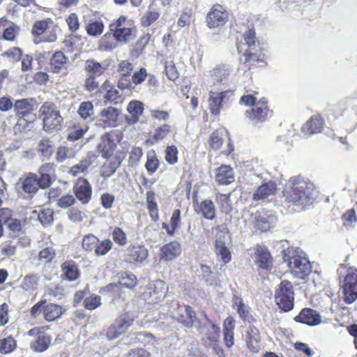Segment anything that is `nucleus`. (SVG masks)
I'll return each mask as SVG.
<instances>
[{"mask_svg":"<svg viewBox=\"0 0 357 357\" xmlns=\"http://www.w3.org/2000/svg\"><path fill=\"white\" fill-rule=\"evenodd\" d=\"M172 317L186 328H191L197 319L196 312L192 307L187 305H178Z\"/></svg>","mask_w":357,"mask_h":357,"instance_id":"nucleus-18","label":"nucleus"},{"mask_svg":"<svg viewBox=\"0 0 357 357\" xmlns=\"http://www.w3.org/2000/svg\"><path fill=\"white\" fill-rule=\"evenodd\" d=\"M68 217L69 220L75 223H80L87 218L84 211L78 208L73 207L68 211Z\"/></svg>","mask_w":357,"mask_h":357,"instance_id":"nucleus-64","label":"nucleus"},{"mask_svg":"<svg viewBox=\"0 0 357 357\" xmlns=\"http://www.w3.org/2000/svg\"><path fill=\"white\" fill-rule=\"evenodd\" d=\"M149 255V250L144 245L132 244L126 250V261L132 264L144 262Z\"/></svg>","mask_w":357,"mask_h":357,"instance_id":"nucleus-21","label":"nucleus"},{"mask_svg":"<svg viewBox=\"0 0 357 357\" xmlns=\"http://www.w3.org/2000/svg\"><path fill=\"white\" fill-rule=\"evenodd\" d=\"M145 168L149 175H153L159 168L160 161L155 151L149 152L146 155Z\"/></svg>","mask_w":357,"mask_h":357,"instance_id":"nucleus-50","label":"nucleus"},{"mask_svg":"<svg viewBox=\"0 0 357 357\" xmlns=\"http://www.w3.org/2000/svg\"><path fill=\"white\" fill-rule=\"evenodd\" d=\"M120 114L121 111L114 107L104 108L99 114L97 124L103 128L116 127L119 124Z\"/></svg>","mask_w":357,"mask_h":357,"instance_id":"nucleus-16","label":"nucleus"},{"mask_svg":"<svg viewBox=\"0 0 357 357\" xmlns=\"http://www.w3.org/2000/svg\"><path fill=\"white\" fill-rule=\"evenodd\" d=\"M229 20L226 7L220 3L213 4L206 16V24L210 29L223 27Z\"/></svg>","mask_w":357,"mask_h":357,"instance_id":"nucleus-12","label":"nucleus"},{"mask_svg":"<svg viewBox=\"0 0 357 357\" xmlns=\"http://www.w3.org/2000/svg\"><path fill=\"white\" fill-rule=\"evenodd\" d=\"M38 179L41 189H47L51 186L56 177V165L53 162H45L38 169Z\"/></svg>","mask_w":357,"mask_h":357,"instance_id":"nucleus-19","label":"nucleus"},{"mask_svg":"<svg viewBox=\"0 0 357 357\" xmlns=\"http://www.w3.org/2000/svg\"><path fill=\"white\" fill-rule=\"evenodd\" d=\"M232 306L236 309L240 318L243 321L251 322L254 320L250 312V308L244 303L241 297L234 295L232 298Z\"/></svg>","mask_w":357,"mask_h":357,"instance_id":"nucleus-34","label":"nucleus"},{"mask_svg":"<svg viewBox=\"0 0 357 357\" xmlns=\"http://www.w3.org/2000/svg\"><path fill=\"white\" fill-rule=\"evenodd\" d=\"M89 130V126L86 123L80 122L78 120L71 121L68 126V135L67 139L70 142L77 141L84 135Z\"/></svg>","mask_w":357,"mask_h":357,"instance_id":"nucleus-31","label":"nucleus"},{"mask_svg":"<svg viewBox=\"0 0 357 357\" xmlns=\"http://www.w3.org/2000/svg\"><path fill=\"white\" fill-rule=\"evenodd\" d=\"M91 165L90 159H84L80 162L70 167L68 173L73 176H76L79 174L84 173L87 171L88 168Z\"/></svg>","mask_w":357,"mask_h":357,"instance_id":"nucleus-57","label":"nucleus"},{"mask_svg":"<svg viewBox=\"0 0 357 357\" xmlns=\"http://www.w3.org/2000/svg\"><path fill=\"white\" fill-rule=\"evenodd\" d=\"M231 192L227 194L218 192L215 194V202L222 213L228 214L231 211Z\"/></svg>","mask_w":357,"mask_h":357,"instance_id":"nucleus-45","label":"nucleus"},{"mask_svg":"<svg viewBox=\"0 0 357 357\" xmlns=\"http://www.w3.org/2000/svg\"><path fill=\"white\" fill-rule=\"evenodd\" d=\"M38 151L44 158L48 160L54 152V144L52 141L48 138H43L38 143Z\"/></svg>","mask_w":357,"mask_h":357,"instance_id":"nucleus-47","label":"nucleus"},{"mask_svg":"<svg viewBox=\"0 0 357 357\" xmlns=\"http://www.w3.org/2000/svg\"><path fill=\"white\" fill-rule=\"evenodd\" d=\"M120 44L112 31H109L105 33L100 38L98 49L104 52H111Z\"/></svg>","mask_w":357,"mask_h":357,"instance_id":"nucleus-37","label":"nucleus"},{"mask_svg":"<svg viewBox=\"0 0 357 357\" xmlns=\"http://www.w3.org/2000/svg\"><path fill=\"white\" fill-rule=\"evenodd\" d=\"M17 185L20 186L24 193L29 195H35L39 188H41V185L38 179V175L32 172L24 174L19 179Z\"/></svg>","mask_w":357,"mask_h":357,"instance_id":"nucleus-20","label":"nucleus"},{"mask_svg":"<svg viewBox=\"0 0 357 357\" xmlns=\"http://www.w3.org/2000/svg\"><path fill=\"white\" fill-rule=\"evenodd\" d=\"M342 225L347 229L354 227L357 223V215L354 208L346 211L341 216Z\"/></svg>","mask_w":357,"mask_h":357,"instance_id":"nucleus-52","label":"nucleus"},{"mask_svg":"<svg viewBox=\"0 0 357 357\" xmlns=\"http://www.w3.org/2000/svg\"><path fill=\"white\" fill-rule=\"evenodd\" d=\"M223 142L222 135L218 130L213 131L208 140L210 149L213 151L219 150L222 147Z\"/></svg>","mask_w":357,"mask_h":357,"instance_id":"nucleus-58","label":"nucleus"},{"mask_svg":"<svg viewBox=\"0 0 357 357\" xmlns=\"http://www.w3.org/2000/svg\"><path fill=\"white\" fill-rule=\"evenodd\" d=\"M107 67V65L103 66L96 60L91 59L86 61L84 69L90 76L99 77L105 73Z\"/></svg>","mask_w":357,"mask_h":357,"instance_id":"nucleus-40","label":"nucleus"},{"mask_svg":"<svg viewBox=\"0 0 357 357\" xmlns=\"http://www.w3.org/2000/svg\"><path fill=\"white\" fill-rule=\"evenodd\" d=\"M215 181L218 185H227L234 181V173L230 165H222L215 170Z\"/></svg>","mask_w":357,"mask_h":357,"instance_id":"nucleus-30","label":"nucleus"},{"mask_svg":"<svg viewBox=\"0 0 357 357\" xmlns=\"http://www.w3.org/2000/svg\"><path fill=\"white\" fill-rule=\"evenodd\" d=\"M113 241L119 246H125L128 243V238L126 232L119 227H116L112 231Z\"/></svg>","mask_w":357,"mask_h":357,"instance_id":"nucleus-55","label":"nucleus"},{"mask_svg":"<svg viewBox=\"0 0 357 357\" xmlns=\"http://www.w3.org/2000/svg\"><path fill=\"white\" fill-rule=\"evenodd\" d=\"M284 260L287 263L291 274L299 279H305L312 272V266L307 258L302 256L293 248L284 250Z\"/></svg>","mask_w":357,"mask_h":357,"instance_id":"nucleus-5","label":"nucleus"},{"mask_svg":"<svg viewBox=\"0 0 357 357\" xmlns=\"http://www.w3.org/2000/svg\"><path fill=\"white\" fill-rule=\"evenodd\" d=\"M325 121L321 114L312 116L301 127V132L307 136H312L322 132Z\"/></svg>","mask_w":357,"mask_h":357,"instance_id":"nucleus-23","label":"nucleus"},{"mask_svg":"<svg viewBox=\"0 0 357 357\" xmlns=\"http://www.w3.org/2000/svg\"><path fill=\"white\" fill-rule=\"evenodd\" d=\"M134 70V65L128 60L121 61L117 66V72L119 74V78L117 82V86L120 89L130 86V77Z\"/></svg>","mask_w":357,"mask_h":357,"instance_id":"nucleus-22","label":"nucleus"},{"mask_svg":"<svg viewBox=\"0 0 357 357\" xmlns=\"http://www.w3.org/2000/svg\"><path fill=\"white\" fill-rule=\"evenodd\" d=\"M277 190V185L274 182L269 181L263 183L257 188L253 194V199L259 201L274 195Z\"/></svg>","mask_w":357,"mask_h":357,"instance_id":"nucleus-35","label":"nucleus"},{"mask_svg":"<svg viewBox=\"0 0 357 357\" xmlns=\"http://www.w3.org/2000/svg\"><path fill=\"white\" fill-rule=\"evenodd\" d=\"M312 183L301 176L291 177L282 190L284 202L288 207L298 206L302 209L310 203Z\"/></svg>","mask_w":357,"mask_h":357,"instance_id":"nucleus-2","label":"nucleus"},{"mask_svg":"<svg viewBox=\"0 0 357 357\" xmlns=\"http://www.w3.org/2000/svg\"><path fill=\"white\" fill-rule=\"evenodd\" d=\"M122 160L123 158L119 154L106 159V161L100 167V175L103 178L110 177L120 167Z\"/></svg>","mask_w":357,"mask_h":357,"instance_id":"nucleus-29","label":"nucleus"},{"mask_svg":"<svg viewBox=\"0 0 357 357\" xmlns=\"http://www.w3.org/2000/svg\"><path fill=\"white\" fill-rule=\"evenodd\" d=\"M62 278L69 282L77 280L80 277V271L77 264L70 259L63 261L61 265Z\"/></svg>","mask_w":357,"mask_h":357,"instance_id":"nucleus-28","label":"nucleus"},{"mask_svg":"<svg viewBox=\"0 0 357 357\" xmlns=\"http://www.w3.org/2000/svg\"><path fill=\"white\" fill-rule=\"evenodd\" d=\"M68 58L62 51H56L50 60V70L54 73H59L66 69Z\"/></svg>","mask_w":357,"mask_h":357,"instance_id":"nucleus-33","label":"nucleus"},{"mask_svg":"<svg viewBox=\"0 0 357 357\" xmlns=\"http://www.w3.org/2000/svg\"><path fill=\"white\" fill-rule=\"evenodd\" d=\"M65 312L63 307L56 303H47L46 299H41L33 305L29 313L31 317L36 318L41 313L47 321H53L59 319Z\"/></svg>","mask_w":357,"mask_h":357,"instance_id":"nucleus-10","label":"nucleus"},{"mask_svg":"<svg viewBox=\"0 0 357 357\" xmlns=\"http://www.w3.org/2000/svg\"><path fill=\"white\" fill-rule=\"evenodd\" d=\"M118 135L115 130H111L104 133L100 137V142L97 146V149L101 156L105 159H109L114 155L116 148L115 137Z\"/></svg>","mask_w":357,"mask_h":357,"instance_id":"nucleus-13","label":"nucleus"},{"mask_svg":"<svg viewBox=\"0 0 357 357\" xmlns=\"http://www.w3.org/2000/svg\"><path fill=\"white\" fill-rule=\"evenodd\" d=\"M102 88L106 91L104 96L105 100L108 102L116 103L118 100L121 98L119 91L113 86L110 85L108 81L103 83Z\"/></svg>","mask_w":357,"mask_h":357,"instance_id":"nucleus-51","label":"nucleus"},{"mask_svg":"<svg viewBox=\"0 0 357 357\" xmlns=\"http://www.w3.org/2000/svg\"><path fill=\"white\" fill-rule=\"evenodd\" d=\"M258 94V91H254L252 93L242 96L239 100L241 105L252 106L251 109L245 111V116L250 121L255 123L266 121L273 114L266 98L262 97L257 101Z\"/></svg>","mask_w":357,"mask_h":357,"instance_id":"nucleus-3","label":"nucleus"},{"mask_svg":"<svg viewBox=\"0 0 357 357\" xmlns=\"http://www.w3.org/2000/svg\"><path fill=\"white\" fill-rule=\"evenodd\" d=\"M146 204L151 220L157 222L159 220L158 207L155 202V194L152 190L146 192Z\"/></svg>","mask_w":357,"mask_h":357,"instance_id":"nucleus-43","label":"nucleus"},{"mask_svg":"<svg viewBox=\"0 0 357 357\" xmlns=\"http://www.w3.org/2000/svg\"><path fill=\"white\" fill-rule=\"evenodd\" d=\"M33 99L22 98L14 102V112L17 118L15 128L21 132H26L32 128L36 120Z\"/></svg>","mask_w":357,"mask_h":357,"instance_id":"nucleus-4","label":"nucleus"},{"mask_svg":"<svg viewBox=\"0 0 357 357\" xmlns=\"http://www.w3.org/2000/svg\"><path fill=\"white\" fill-rule=\"evenodd\" d=\"M137 283V279L136 276L132 273H125L121 275L118 284H109L106 288L108 291L113 289L114 287L119 286L121 287L133 288Z\"/></svg>","mask_w":357,"mask_h":357,"instance_id":"nucleus-41","label":"nucleus"},{"mask_svg":"<svg viewBox=\"0 0 357 357\" xmlns=\"http://www.w3.org/2000/svg\"><path fill=\"white\" fill-rule=\"evenodd\" d=\"M181 225V212L180 209H175L171 216L169 225L166 222L162 223V227L165 229L167 234L170 236H174Z\"/></svg>","mask_w":357,"mask_h":357,"instance_id":"nucleus-36","label":"nucleus"},{"mask_svg":"<svg viewBox=\"0 0 357 357\" xmlns=\"http://www.w3.org/2000/svg\"><path fill=\"white\" fill-rule=\"evenodd\" d=\"M233 95L231 91L221 92L210 91L208 98V109L213 116H218L223 107V104L229 100Z\"/></svg>","mask_w":357,"mask_h":357,"instance_id":"nucleus-15","label":"nucleus"},{"mask_svg":"<svg viewBox=\"0 0 357 357\" xmlns=\"http://www.w3.org/2000/svg\"><path fill=\"white\" fill-rule=\"evenodd\" d=\"M98 242L99 240L95 235L89 234L84 236L82 241V246L84 250L90 252L95 250L96 244Z\"/></svg>","mask_w":357,"mask_h":357,"instance_id":"nucleus-62","label":"nucleus"},{"mask_svg":"<svg viewBox=\"0 0 357 357\" xmlns=\"http://www.w3.org/2000/svg\"><path fill=\"white\" fill-rule=\"evenodd\" d=\"M181 253V245L176 241H173L163 245L160 248V260L168 261H172L180 256Z\"/></svg>","mask_w":357,"mask_h":357,"instance_id":"nucleus-26","label":"nucleus"},{"mask_svg":"<svg viewBox=\"0 0 357 357\" xmlns=\"http://www.w3.org/2000/svg\"><path fill=\"white\" fill-rule=\"evenodd\" d=\"M77 113L83 120L88 121H92L94 114V108L92 102H82L78 107Z\"/></svg>","mask_w":357,"mask_h":357,"instance_id":"nucleus-49","label":"nucleus"},{"mask_svg":"<svg viewBox=\"0 0 357 357\" xmlns=\"http://www.w3.org/2000/svg\"><path fill=\"white\" fill-rule=\"evenodd\" d=\"M151 38V35L149 33L142 35L130 50V54L134 56H138L142 54Z\"/></svg>","mask_w":357,"mask_h":357,"instance_id":"nucleus-46","label":"nucleus"},{"mask_svg":"<svg viewBox=\"0 0 357 357\" xmlns=\"http://www.w3.org/2000/svg\"><path fill=\"white\" fill-rule=\"evenodd\" d=\"M73 192L76 198L82 204H88L92 197V187L89 181L83 177L76 180L73 185Z\"/></svg>","mask_w":357,"mask_h":357,"instance_id":"nucleus-17","label":"nucleus"},{"mask_svg":"<svg viewBox=\"0 0 357 357\" xmlns=\"http://www.w3.org/2000/svg\"><path fill=\"white\" fill-rule=\"evenodd\" d=\"M132 323L133 319L128 314H122L114 321L109 327L108 331L110 335H121L127 332Z\"/></svg>","mask_w":357,"mask_h":357,"instance_id":"nucleus-25","label":"nucleus"},{"mask_svg":"<svg viewBox=\"0 0 357 357\" xmlns=\"http://www.w3.org/2000/svg\"><path fill=\"white\" fill-rule=\"evenodd\" d=\"M50 336H38L36 340L31 344V348L36 352H43L50 346Z\"/></svg>","mask_w":357,"mask_h":357,"instance_id":"nucleus-53","label":"nucleus"},{"mask_svg":"<svg viewBox=\"0 0 357 357\" xmlns=\"http://www.w3.org/2000/svg\"><path fill=\"white\" fill-rule=\"evenodd\" d=\"M256 33L254 28L248 29L242 35V39L237 40L236 48L243 58L240 62L249 70L266 65V56L261 48L255 49Z\"/></svg>","mask_w":357,"mask_h":357,"instance_id":"nucleus-1","label":"nucleus"},{"mask_svg":"<svg viewBox=\"0 0 357 357\" xmlns=\"http://www.w3.org/2000/svg\"><path fill=\"white\" fill-rule=\"evenodd\" d=\"M40 116L43 119V130L52 132L60 130L63 121L59 110L52 102H45L39 109Z\"/></svg>","mask_w":357,"mask_h":357,"instance_id":"nucleus-9","label":"nucleus"},{"mask_svg":"<svg viewBox=\"0 0 357 357\" xmlns=\"http://www.w3.org/2000/svg\"><path fill=\"white\" fill-rule=\"evenodd\" d=\"M254 258L255 264L262 270H271L273 264V258L268 248L264 245L257 244L254 248Z\"/></svg>","mask_w":357,"mask_h":357,"instance_id":"nucleus-14","label":"nucleus"},{"mask_svg":"<svg viewBox=\"0 0 357 357\" xmlns=\"http://www.w3.org/2000/svg\"><path fill=\"white\" fill-rule=\"evenodd\" d=\"M167 291L168 287L166 283L163 280H157L149 284L145 294L153 297L151 302L157 303L165 298Z\"/></svg>","mask_w":357,"mask_h":357,"instance_id":"nucleus-27","label":"nucleus"},{"mask_svg":"<svg viewBox=\"0 0 357 357\" xmlns=\"http://www.w3.org/2000/svg\"><path fill=\"white\" fill-rule=\"evenodd\" d=\"M105 29V24L102 20H91L85 26L86 33L93 37L100 36Z\"/></svg>","mask_w":357,"mask_h":357,"instance_id":"nucleus-44","label":"nucleus"},{"mask_svg":"<svg viewBox=\"0 0 357 357\" xmlns=\"http://www.w3.org/2000/svg\"><path fill=\"white\" fill-rule=\"evenodd\" d=\"M57 25L50 18L36 20L32 25L31 33L33 42L40 43H54L57 39Z\"/></svg>","mask_w":357,"mask_h":357,"instance_id":"nucleus-6","label":"nucleus"},{"mask_svg":"<svg viewBox=\"0 0 357 357\" xmlns=\"http://www.w3.org/2000/svg\"><path fill=\"white\" fill-rule=\"evenodd\" d=\"M294 320L296 322L314 326L321 323V317L317 310L310 307H305L301 310L298 315L294 317Z\"/></svg>","mask_w":357,"mask_h":357,"instance_id":"nucleus-24","label":"nucleus"},{"mask_svg":"<svg viewBox=\"0 0 357 357\" xmlns=\"http://www.w3.org/2000/svg\"><path fill=\"white\" fill-rule=\"evenodd\" d=\"M172 134H176L174 126L168 123H164L155 128L151 137L153 142L156 143Z\"/></svg>","mask_w":357,"mask_h":357,"instance_id":"nucleus-38","label":"nucleus"},{"mask_svg":"<svg viewBox=\"0 0 357 357\" xmlns=\"http://www.w3.org/2000/svg\"><path fill=\"white\" fill-rule=\"evenodd\" d=\"M2 56L13 62H18L23 55V50L19 47H12L2 53Z\"/></svg>","mask_w":357,"mask_h":357,"instance_id":"nucleus-56","label":"nucleus"},{"mask_svg":"<svg viewBox=\"0 0 357 357\" xmlns=\"http://www.w3.org/2000/svg\"><path fill=\"white\" fill-rule=\"evenodd\" d=\"M197 213H201L207 220H212L215 217V208L213 202L211 199H204L195 207Z\"/></svg>","mask_w":357,"mask_h":357,"instance_id":"nucleus-39","label":"nucleus"},{"mask_svg":"<svg viewBox=\"0 0 357 357\" xmlns=\"http://www.w3.org/2000/svg\"><path fill=\"white\" fill-rule=\"evenodd\" d=\"M127 109L132 117V122L136 123L144 112V104L139 100H131L128 105Z\"/></svg>","mask_w":357,"mask_h":357,"instance_id":"nucleus-48","label":"nucleus"},{"mask_svg":"<svg viewBox=\"0 0 357 357\" xmlns=\"http://www.w3.org/2000/svg\"><path fill=\"white\" fill-rule=\"evenodd\" d=\"M254 226L261 231L268 230L271 227L268 216L265 213H257L255 217Z\"/></svg>","mask_w":357,"mask_h":357,"instance_id":"nucleus-54","label":"nucleus"},{"mask_svg":"<svg viewBox=\"0 0 357 357\" xmlns=\"http://www.w3.org/2000/svg\"><path fill=\"white\" fill-rule=\"evenodd\" d=\"M178 151L175 145L167 146L165 151V159L169 165H174L178 162Z\"/></svg>","mask_w":357,"mask_h":357,"instance_id":"nucleus-59","label":"nucleus"},{"mask_svg":"<svg viewBox=\"0 0 357 357\" xmlns=\"http://www.w3.org/2000/svg\"><path fill=\"white\" fill-rule=\"evenodd\" d=\"M83 305L88 310H93L101 305V297L97 294H91L85 298Z\"/></svg>","mask_w":357,"mask_h":357,"instance_id":"nucleus-61","label":"nucleus"},{"mask_svg":"<svg viewBox=\"0 0 357 357\" xmlns=\"http://www.w3.org/2000/svg\"><path fill=\"white\" fill-rule=\"evenodd\" d=\"M340 270V273L343 275L341 288L344 301L347 304H351L357 299V268L341 264Z\"/></svg>","mask_w":357,"mask_h":357,"instance_id":"nucleus-7","label":"nucleus"},{"mask_svg":"<svg viewBox=\"0 0 357 357\" xmlns=\"http://www.w3.org/2000/svg\"><path fill=\"white\" fill-rule=\"evenodd\" d=\"M275 303L283 312H289L294 305V291L291 282L282 280L275 291Z\"/></svg>","mask_w":357,"mask_h":357,"instance_id":"nucleus-11","label":"nucleus"},{"mask_svg":"<svg viewBox=\"0 0 357 357\" xmlns=\"http://www.w3.org/2000/svg\"><path fill=\"white\" fill-rule=\"evenodd\" d=\"M214 252L216 257L224 264L229 263L232 259V254L230 248L226 243L220 238L215 239L214 242Z\"/></svg>","mask_w":357,"mask_h":357,"instance_id":"nucleus-32","label":"nucleus"},{"mask_svg":"<svg viewBox=\"0 0 357 357\" xmlns=\"http://www.w3.org/2000/svg\"><path fill=\"white\" fill-rule=\"evenodd\" d=\"M143 155V150L141 147L134 146L129 153L128 165L130 167H135L139 162Z\"/></svg>","mask_w":357,"mask_h":357,"instance_id":"nucleus-63","label":"nucleus"},{"mask_svg":"<svg viewBox=\"0 0 357 357\" xmlns=\"http://www.w3.org/2000/svg\"><path fill=\"white\" fill-rule=\"evenodd\" d=\"M16 347V341L12 336L0 340V353L9 354Z\"/></svg>","mask_w":357,"mask_h":357,"instance_id":"nucleus-60","label":"nucleus"},{"mask_svg":"<svg viewBox=\"0 0 357 357\" xmlns=\"http://www.w3.org/2000/svg\"><path fill=\"white\" fill-rule=\"evenodd\" d=\"M109 30L112 31L120 44H127L136 36V26L133 21L126 15H120L109 26Z\"/></svg>","mask_w":357,"mask_h":357,"instance_id":"nucleus-8","label":"nucleus"},{"mask_svg":"<svg viewBox=\"0 0 357 357\" xmlns=\"http://www.w3.org/2000/svg\"><path fill=\"white\" fill-rule=\"evenodd\" d=\"M149 76V73L145 68H141L138 70L134 72L130 77V86L123 87L122 90H133L135 86L142 84Z\"/></svg>","mask_w":357,"mask_h":357,"instance_id":"nucleus-42","label":"nucleus"}]
</instances>
